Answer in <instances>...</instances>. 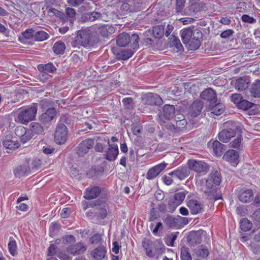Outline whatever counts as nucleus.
Listing matches in <instances>:
<instances>
[{
  "mask_svg": "<svg viewBox=\"0 0 260 260\" xmlns=\"http://www.w3.org/2000/svg\"><path fill=\"white\" fill-rule=\"evenodd\" d=\"M180 35L183 43L190 50H196L200 46L202 33L199 29L193 26L185 28L181 30Z\"/></svg>",
  "mask_w": 260,
  "mask_h": 260,
  "instance_id": "f257e3e1",
  "label": "nucleus"
},
{
  "mask_svg": "<svg viewBox=\"0 0 260 260\" xmlns=\"http://www.w3.org/2000/svg\"><path fill=\"white\" fill-rule=\"evenodd\" d=\"M220 176L217 171L211 173L206 181L204 192L209 200H216L219 199L217 194L216 186L220 184Z\"/></svg>",
  "mask_w": 260,
  "mask_h": 260,
  "instance_id": "f03ea898",
  "label": "nucleus"
},
{
  "mask_svg": "<svg viewBox=\"0 0 260 260\" xmlns=\"http://www.w3.org/2000/svg\"><path fill=\"white\" fill-rule=\"evenodd\" d=\"M38 110L37 104L22 109L18 113L15 121L22 124H27L29 122L35 119Z\"/></svg>",
  "mask_w": 260,
  "mask_h": 260,
  "instance_id": "7ed1b4c3",
  "label": "nucleus"
},
{
  "mask_svg": "<svg viewBox=\"0 0 260 260\" xmlns=\"http://www.w3.org/2000/svg\"><path fill=\"white\" fill-rule=\"evenodd\" d=\"M93 38L91 31L88 29L78 31L76 37L72 42V46L76 47L81 45L84 47H89L93 45Z\"/></svg>",
  "mask_w": 260,
  "mask_h": 260,
  "instance_id": "20e7f679",
  "label": "nucleus"
},
{
  "mask_svg": "<svg viewBox=\"0 0 260 260\" xmlns=\"http://www.w3.org/2000/svg\"><path fill=\"white\" fill-rule=\"evenodd\" d=\"M230 124H232L231 127L223 129L218 134V139L223 143L229 142L232 138L236 136L237 133H241L240 126L232 122L226 123L227 125H230Z\"/></svg>",
  "mask_w": 260,
  "mask_h": 260,
  "instance_id": "39448f33",
  "label": "nucleus"
},
{
  "mask_svg": "<svg viewBox=\"0 0 260 260\" xmlns=\"http://www.w3.org/2000/svg\"><path fill=\"white\" fill-rule=\"evenodd\" d=\"M189 170L201 175L206 174L209 170V166L205 161L196 159H189L187 162Z\"/></svg>",
  "mask_w": 260,
  "mask_h": 260,
  "instance_id": "423d86ee",
  "label": "nucleus"
},
{
  "mask_svg": "<svg viewBox=\"0 0 260 260\" xmlns=\"http://www.w3.org/2000/svg\"><path fill=\"white\" fill-rule=\"evenodd\" d=\"M68 133V129L64 124H58L54 134V141L56 143L59 145L64 144L67 139Z\"/></svg>",
  "mask_w": 260,
  "mask_h": 260,
  "instance_id": "0eeeda50",
  "label": "nucleus"
},
{
  "mask_svg": "<svg viewBox=\"0 0 260 260\" xmlns=\"http://www.w3.org/2000/svg\"><path fill=\"white\" fill-rule=\"evenodd\" d=\"M94 139L88 138L82 141L78 145L77 153L79 156L87 154L94 145Z\"/></svg>",
  "mask_w": 260,
  "mask_h": 260,
  "instance_id": "6e6552de",
  "label": "nucleus"
},
{
  "mask_svg": "<svg viewBox=\"0 0 260 260\" xmlns=\"http://www.w3.org/2000/svg\"><path fill=\"white\" fill-rule=\"evenodd\" d=\"M204 103L200 100H196L190 105L188 115L191 117H196L200 115L203 108Z\"/></svg>",
  "mask_w": 260,
  "mask_h": 260,
  "instance_id": "1a4fd4ad",
  "label": "nucleus"
},
{
  "mask_svg": "<svg viewBox=\"0 0 260 260\" xmlns=\"http://www.w3.org/2000/svg\"><path fill=\"white\" fill-rule=\"evenodd\" d=\"M56 114L55 108H48L39 116V120L44 124H49L56 117Z\"/></svg>",
  "mask_w": 260,
  "mask_h": 260,
  "instance_id": "9d476101",
  "label": "nucleus"
},
{
  "mask_svg": "<svg viewBox=\"0 0 260 260\" xmlns=\"http://www.w3.org/2000/svg\"><path fill=\"white\" fill-rule=\"evenodd\" d=\"M3 144L4 147L7 150L8 153H11L12 150L18 148L20 146L19 143L16 138H13L11 136H7L3 141Z\"/></svg>",
  "mask_w": 260,
  "mask_h": 260,
  "instance_id": "9b49d317",
  "label": "nucleus"
},
{
  "mask_svg": "<svg viewBox=\"0 0 260 260\" xmlns=\"http://www.w3.org/2000/svg\"><path fill=\"white\" fill-rule=\"evenodd\" d=\"M142 102L147 105H160L162 101L161 98L157 94L148 93L143 95Z\"/></svg>",
  "mask_w": 260,
  "mask_h": 260,
  "instance_id": "f8f14e48",
  "label": "nucleus"
},
{
  "mask_svg": "<svg viewBox=\"0 0 260 260\" xmlns=\"http://www.w3.org/2000/svg\"><path fill=\"white\" fill-rule=\"evenodd\" d=\"M105 157L109 161L115 160L118 154V147L117 144H109L108 149L105 151Z\"/></svg>",
  "mask_w": 260,
  "mask_h": 260,
  "instance_id": "ddd939ff",
  "label": "nucleus"
},
{
  "mask_svg": "<svg viewBox=\"0 0 260 260\" xmlns=\"http://www.w3.org/2000/svg\"><path fill=\"white\" fill-rule=\"evenodd\" d=\"M67 249L69 253L75 255L84 253L87 247L83 243L79 242L69 246Z\"/></svg>",
  "mask_w": 260,
  "mask_h": 260,
  "instance_id": "4468645a",
  "label": "nucleus"
},
{
  "mask_svg": "<svg viewBox=\"0 0 260 260\" xmlns=\"http://www.w3.org/2000/svg\"><path fill=\"white\" fill-rule=\"evenodd\" d=\"M222 158L225 161L230 162L233 166H235L238 164L239 154L236 150L230 149L224 153Z\"/></svg>",
  "mask_w": 260,
  "mask_h": 260,
  "instance_id": "2eb2a0df",
  "label": "nucleus"
},
{
  "mask_svg": "<svg viewBox=\"0 0 260 260\" xmlns=\"http://www.w3.org/2000/svg\"><path fill=\"white\" fill-rule=\"evenodd\" d=\"M156 241L153 242L148 239L145 238L142 241V246L146 250L147 255L150 257L154 255Z\"/></svg>",
  "mask_w": 260,
  "mask_h": 260,
  "instance_id": "dca6fc26",
  "label": "nucleus"
},
{
  "mask_svg": "<svg viewBox=\"0 0 260 260\" xmlns=\"http://www.w3.org/2000/svg\"><path fill=\"white\" fill-rule=\"evenodd\" d=\"M167 164L161 163L151 168L147 173V178L152 179L156 177L166 167Z\"/></svg>",
  "mask_w": 260,
  "mask_h": 260,
  "instance_id": "f3484780",
  "label": "nucleus"
},
{
  "mask_svg": "<svg viewBox=\"0 0 260 260\" xmlns=\"http://www.w3.org/2000/svg\"><path fill=\"white\" fill-rule=\"evenodd\" d=\"M189 174L190 170L187 167H182L169 173L170 175H174V177H176L180 180L185 179Z\"/></svg>",
  "mask_w": 260,
  "mask_h": 260,
  "instance_id": "a211bd4d",
  "label": "nucleus"
},
{
  "mask_svg": "<svg viewBox=\"0 0 260 260\" xmlns=\"http://www.w3.org/2000/svg\"><path fill=\"white\" fill-rule=\"evenodd\" d=\"M187 206L192 214H196L202 211V205L200 202L195 200H190L187 202Z\"/></svg>",
  "mask_w": 260,
  "mask_h": 260,
  "instance_id": "6ab92c4d",
  "label": "nucleus"
},
{
  "mask_svg": "<svg viewBox=\"0 0 260 260\" xmlns=\"http://www.w3.org/2000/svg\"><path fill=\"white\" fill-rule=\"evenodd\" d=\"M169 44L170 47L177 52L182 51L184 50L179 39L174 35H172L169 38Z\"/></svg>",
  "mask_w": 260,
  "mask_h": 260,
  "instance_id": "aec40b11",
  "label": "nucleus"
},
{
  "mask_svg": "<svg viewBox=\"0 0 260 260\" xmlns=\"http://www.w3.org/2000/svg\"><path fill=\"white\" fill-rule=\"evenodd\" d=\"M97 203L98 206L95 208L96 210V217L98 218L104 219L107 216V210L109 207L105 202L100 204L98 202Z\"/></svg>",
  "mask_w": 260,
  "mask_h": 260,
  "instance_id": "412c9836",
  "label": "nucleus"
},
{
  "mask_svg": "<svg viewBox=\"0 0 260 260\" xmlns=\"http://www.w3.org/2000/svg\"><path fill=\"white\" fill-rule=\"evenodd\" d=\"M201 98L206 101L214 103L216 101V94L214 90L209 88L204 90L200 94Z\"/></svg>",
  "mask_w": 260,
  "mask_h": 260,
  "instance_id": "4be33fe9",
  "label": "nucleus"
},
{
  "mask_svg": "<svg viewBox=\"0 0 260 260\" xmlns=\"http://www.w3.org/2000/svg\"><path fill=\"white\" fill-rule=\"evenodd\" d=\"M249 82L245 78L240 77L236 79L234 82L235 88L238 91H243L247 89Z\"/></svg>",
  "mask_w": 260,
  "mask_h": 260,
  "instance_id": "5701e85b",
  "label": "nucleus"
},
{
  "mask_svg": "<svg viewBox=\"0 0 260 260\" xmlns=\"http://www.w3.org/2000/svg\"><path fill=\"white\" fill-rule=\"evenodd\" d=\"M94 139L96 141H100V142L96 143L94 147L95 151L97 152H104L106 145L110 144L109 140L105 137L101 138L100 137H96Z\"/></svg>",
  "mask_w": 260,
  "mask_h": 260,
  "instance_id": "b1692460",
  "label": "nucleus"
},
{
  "mask_svg": "<svg viewBox=\"0 0 260 260\" xmlns=\"http://www.w3.org/2000/svg\"><path fill=\"white\" fill-rule=\"evenodd\" d=\"M101 192V189L99 187L95 186L91 188H87L84 197L86 199H92L96 198Z\"/></svg>",
  "mask_w": 260,
  "mask_h": 260,
  "instance_id": "393cba45",
  "label": "nucleus"
},
{
  "mask_svg": "<svg viewBox=\"0 0 260 260\" xmlns=\"http://www.w3.org/2000/svg\"><path fill=\"white\" fill-rule=\"evenodd\" d=\"M135 52V50L132 49H122L116 54V56L118 59L127 60L132 57Z\"/></svg>",
  "mask_w": 260,
  "mask_h": 260,
  "instance_id": "a878e982",
  "label": "nucleus"
},
{
  "mask_svg": "<svg viewBox=\"0 0 260 260\" xmlns=\"http://www.w3.org/2000/svg\"><path fill=\"white\" fill-rule=\"evenodd\" d=\"M175 113V107L173 105H166L163 108L162 116L166 119L172 118Z\"/></svg>",
  "mask_w": 260,
  "mask_h": 260,
  "instance_id": "bb28decb",
  "label": "nucleus"
},
{
  "mask_svg": "<svg viewBox=\"0 0 260 260\" xmlns=\"http://www.w3.org/2000/svg\"><path fill=\"white\" fill-rule=\"evenodd\" d=\"M116 42L119 46L125 47L130 42V37L127 33L120 34L117 37Z\"/></svg>",
  "mask_w": 260,
  "mask_h": 260,
  "instance_id": "cd10ccee",
  "label": "nucleus"
},
{
  "mask_svg": "<svg viewBox=\"0 0 260 260\" xmlns=\"http://www.w3.org/2000/svg\"><path fill=\"white\" fill-rule=\"evenodd\" d=\"M99 33L103 37H107L115 31V28L110 25H104L99 28Z\"/></svg>",
  "mask_w": 260,
  "mask_h": 260,
  "instance_id": "c85d7f7f",
  "label": "nucleus"
},
{
  "mask_svg": "<svg viewBox=\"0 0 260 260\" xmlns=\"http://www.w3.org/2000/svg\"><path fill=\"white\" fill-rule=\"evenodd\" d=\"M106 253V250L104 246L99 247L92 250L91 254L93 257L98 260L103 259Z\"/></svg>",
  "mask_w": 260,
  "mask_h": 260,
  "instance_id": "c756f323",
  "label": "nucleus"
},
{
  "mask_svg": "<svg viewBox=\"0 0 260 260\" xmlns=\"http://www.w3.org/2000/svg\"><path fill=\"white\" fill-rule=\"evenodd\" d=\"M205 232L203 230L193 232L190 235V239L194 243H200L201 242L202 237L205 235Z\"/></svg>",
  "mask_w": 260,
  "mask_h": 260,
  "instance_id": "7c9ffc66",
  "label": "nucleus"
},
{
  "mask_svg": "<svg viewBox=\"0 0 260 260\" xmlns=\"http://www.w3.org/2000/svg\"><path fill=\"white\" fill-rule=\"evenodd\" d=\"M253 192L251 189H247L242 192L239 196V200L242 202H249L252 197Z\"/></svg>",
  "mask_w": 260,
  "mask_h": 260,
  "instance_id": "2f4dec72",
  "label": "nucleus"
},
{
  "mask_svg": "<svg viewBox=\"0 0 260 260\" xmlns=\"http://www.w3.org/2000/svg\"><path fill=\"white\" fill-rule=\"evenodd\" d=\"M212 145L215 154L217 156H221L223 153L224 145L218 141H214L212 143Z\"/></svg>",
  "mask_w": 260,
  "mask_h": 260,
  "instance_id": "473e14b6",
  "label": "nucleus"
},
{
  "mask_svg": "<svg viewBox=\"0 0 260 260\" xmlns=\"http://www.w3.org/2000/svg\"><path fill=\"white\" fill-rule=\"evenodd\" d=\"M250 93L254 98H260V80L256 81L252 84Z\"/></svg>",
  "mask_w": 260,
  "mask_h": 260,
  "instance_id": "72a5a7b5",
  "label": "nucleus"
},
{
  "mask_svg": "<svg viewBox=\"0 0 260 260\" xmlns=\"http://www.w3.org/2000/svg\"><path fill=\"white\" fill-rule=\"evenodd\" d=\"M165 27L163 25H158L153 27L152 33L155 38L160 39L164 35Z\"/></svg>",
  "mask_w": 260,
  "mask_h": 260,
  "instance_id": "f704fd0d",
  "label": "nucleus"
},
{
  "mask_svg": "<svg viewBox=\"0 0 260 260\" xmlns=\"http://www.w3.org/2000/svg\"><path fill=\"white\" fill-rule=\"evenodd\" d=\"M66 45L64 43L60 41L56 42L53 47V50L56 54H62L64 53Z\"/></svg>",
  "mask_w": 260,
  "mask_h": 260,
  "instance_id": "c9c22d12",
  "label": "nucleus"
},
{
  "mask_svg": "<svg viewBox=\"0 0 260 260\" xmlns=\"http://www.w3.org/2000/svg\"><path fill=\"white\" fill-rule=\"evenodd\" d=\"M210 109L212 113L216 115H219L222 114L224 110V106L221 103H218L213 106H210Z\"/></svg>",
  "mask_w": 260,
  "mask_h": 260,
  "instance_id": "e433bc0d",
  "label": "nucleus"
},
{
  "mask_svg": "<svg viewBox=\"0 0 260 260\" xmlns=\"http://www.w3.org/2000/svg\"><path fill=\"white\" fill-rule=\"evenodd\" d=\"M30 129L35 134H41L44 132L43 127L38 122H32L30 124Z\"/></svg>",
  "mask_w": 260,
  "mask_h": 260,
  "instance_id": "4c0bfd02",
  "label": "nucleus"
},
{
  "mask_svg": "<svg viewBox=\"0 0 260 260\" xmlns=\"http://www.w3.org/2000/svg\"><path fill=\"white\" fill-rule=\"evenodd\" d=\"M48 37V34L43 30H39L35 32L34 35V39L37 41H44L47 39Z\"/></svg>",
  "mask_w": 260,
  "mask_h": 260,
  "instance_id": "58836bf2",
  "label": "nucleus"
},
{
  "mask_svg": "<svg viewBox=\"0 0 260 260\" xmlns=\"http://www.w3.org/2000/svg\"><path fill=\"white\" fill-rule=\"evenodd\" d=\"M29 171L28 168L26 166H21L17 168L14 171L15 175L18 178L24 176Z\"/></svg>",
  "mask_w": 260,
  "mask_h": 260,
  "instance_id": "ea45409f",
  "label": "nucleus"
},
{
  "mask_svg": "<svg viewBox=\"0 0 260 260\" xmlns=\"http://www.w3.org/2000/svg\"><path fill=\"white\" fill-rule=\"evenodd\" d=\"M242 138L241 135H238L236 138L230 143V147L236 149H240L242 147Z\"/></svg>",
  "mask_w": 260,
  "mask_h": 260,
  "instance_id": "a19ab883",
  "label": "nucleus"
},
{
  "mask_svg": "<svg viewBox=\"0 0 260 260\" xmlns=\"http://www.w3.org/2000/svg\"><path fill=\"white\" fill-rule=\"evenodd\" d=\"M240 227L242 231H248L252 228V223L246 218H243L241 220Z\"/></svg>",
  "mask_w": 260,
  "mask_h": 260,
  "instance_id": "79ce46f5",
  "label": "nucleus"
},
{
  "mask_svg": "<svg viewBox=\"0 0 260 260\" xmlns=\"http://www.w3.org/2000/svg\"><path fill=\"white\" fill-rule=\"evenodd\" d=\"M143 7L142 0H133V6L131 9V12H137L141 11Z\"/></svg>",
  "mask_w": 260,
  "mask_h": 260,
  "instance_id": "37998d69",
  "label": "nucleus"
},
{
  "mask_svg": "<svg viewBox=\"0 0 260 260\" xmlns=\"http://www.w3.org/2000/svg\"><path fill=\"white\" fill-rule=\"evenodd\" d=\"M196 253L198 256L205 258L208 255L209 251L206 247L201 246L196 250Z\"/></svg>",
  "mask_w": 260,
  "mask_h": 260,
  "instance_id": "c03bdc74",
  "label": "nucleus"
},
{
  "mask_svg": "<svg viewBox=\"0 0 260 260\" xmlns=\"http://www.w3.org/2000/svg\"><path fill=\"white\" fill-rule=\"evenodd\" d=\"M38 69L40 71L43 70L48 73H52L56 70V68L51 63H47L43 66H39Z\"/></svg>",
  "mask_w": 260,
  "mask_h": 260,
  "instance_id": "a18cd8bd",
  "label": "nucleus"
},
{
  "mask_svg": "<svg viewBox=\"0 0 260 260\" xmlns=\"http://www.w3.org/2000/svg\"><path fill=\"white\" fill-rule=\"evenodd\" d=\"M8 249L10 253L13 256H15L17 254V245L14 240H11L8 244Z\"/></svg>",
  "mask_w": 260,
  "mask_h": 260,
  "instance_id": "49530a36",
  "label": "nucleus"
},
{
  "mask_svg": "<svg viewBox=\"0 0 260 260\" xmlns=\"http://www.w3.org/2000/svg\"><path fill=\"white\" fill-rule=\"evenodd\" d=\"M252 106V103L243 99L237 107L243 110H247L251 108Z\"/></svg>",
  "mask_w": 260,
  "mask_h": 260,
  "instance_id": "de8ad7c7",
  "label": "nucleus"
},
{
  "mask_svg": "<svg viewBox=\"0 0 260 260\" xmlns=\"http://www.w3.org/2000/svg\"><path fill=\"white\" fill-rule=\"evenodd\" d=\"M139 36L136 34H133L130 37V42L133 48V50H136L139 47Z\"/></svg>",
  "mask_w": 260,
  "mask_h": 260,
  "instance_id": "09e8293b",
  "label": "nucleus"
},
{
  "mask_svg": "<svg viewBox=\"0 0 260 260\" xmlns=\"http://www.w3.org/2000/svg\"><path fill=\"white\" fill-rule=\"evenodd\" d=\"M53 105V102L50 99H43L40 102V105L43 109L53 108L52 107Z\"/></svg>",
  "mask_w": 260,
  "mask_h": 260,
  "instance_id": "8fccbe9b",
  "label": "nucleus"
},
{
  "mask_svg": "<svg viewBox=\"0 0 260 260\" xmlns=\"http://www.w3.org/2000/svg\"><path fill=\"white\" fill-rule=\"evenodd\" d=\"M185 193L184 191L176 193L174 196V200L179 205L181 204L185 197Z\"/></svg>",
  "mask_w": 260,
  "mask_h": 260,
  "instance_id": "3c124183",
  "label": "nucleus"
},
{
  "mask_svg": "<svg viewBox=\"0 0 260 260\" xmlns=\"http://www.w3.org/2000/svg\"><path fill=\"white\" fill-rule=\"evenodd\" d=\"M62 243L65 245H68L75 242V238L71 235H66L61 238Z\"/></svg>",
  "mask_w": 260,
  "mask_h": 260,
  "instance_id": "603ef678",
  "label": "nucleus"
},
{
  "mask_svg": "<svg viewBox=\"0 0 260 260\" xmlns=\"http://www.w3.org/2000/svg\"><path fill=\"white\" fill-rule=\"evenodd\" d=\"M243 99L242 96L239 93L233 94L231 96V101L236 104L237 106H238Z\"/></svg>",
  "mask_w": 260,
  "mask_h": 260,
  "instance_id": "864d4df0",
  "label": "nucleus"
},
{
  "mask_svg": "<svg viewBox=\"0 0 260 260\" xmlns=\"http://www.w3.org/2000/svg\"><path fill=\"white\" fill-rule=\"evenodd\" d=\"M182 260H191V257L186 248L183 247L181 251Z\"/></svg>",
  "mask_w": 260,
  "mask_h": 260,
  "instance_id": "5fc2aeb1",
  "label": "nucleus"
},
{
  "mask_svg": "<svg viewBox=\"0 0 260 260\" xmlns=\"http://www.w3.org/2000/svg\"><path fill=\"white\" fill-rule=\"evenodd\" d=\"M156 248H155L154 252L155 254H157L159 255L161 254L165 250V246L162 243L158 241H156Z\"/></svg>",
  "mask_w": 260,
  "mask_h": 260,
  "instance_id": "6e6d98bb",
  "label": "nucleus"
},
{
  "mask_svg": "<svg viewBox=\"0 0 260 260\" xmlns=\"http://www.w3.org/2000/svg\"><path fill=\"white\" fill-rule=\"evenodd\" d=\"M185 0H176V12H181L184 7Z\"/></svg>",
  "mask_w": 260,
  "mask_h": 260,
  "instance_id": "4d7b16f0",
  "label": "nucleus"
},
{
  "mask_svg": "<svg viewBox=\"0 0 260 260\" xmlns=\"http://www.w3.org/2000/svg\"><path fill=\"white\" fill-rule=\"evenodd\" d=\"M179 205V204L174 199L171 200L168 204L169 212H173Z\"/></svg>",
  "mask_w": 260,
  "mask_h": 260,
  "instance_id": "13d9d810",
  "label": "nucleus"
},
{
  "mask_svg": "<svg viewBox=\"0 0 260 260\" xmlns=\"http://www.w3.org/2000/svg\"><path fill=\"white\" fill-rule=\"evenodd\" d=\"M60 228V225L57 222L52 223L50 226V234L52 236L54 235L57 232Z\"/></svg>",
  "mask_w": 260,
  "mask_h": 260,
  "instance_id": "bf43d9fd",
  "label": "nucleus"
},
{
  "mask_svg": "<svg viewBox=\"0 0 260 260\" xmlns=\"http://www.w3.org/2000/svg\"><path fill=\"white\" fill-rule=\"evenodd\" d=\"M89 241L93 244H98L101 241V236L99 234H96L90 237Z\"/></svg>",
  "mask_w": 260,
  "mask_h": 260,
  "instance_id": "052dcab7",
  "label": "nucleus"
},
{
  "mask_svg": "<svg viewBox=\"0 0 260 260\" xmlns=\"http://www.w3.org/2000/svg\"><path fill=\"white\" fill-rule=\"evenodd\" d=\"M250 247L254 253L256 254H260V243H252Z\"/></svg>",
  "mask_w": 260,
  "mask_h": 260,
  "instance_id": "680f3d73",
  "label": "nucleus"
},
{
  "mask_svg": "<svg viewBox=\"0 0 260 260\" xmlns=\"http://www.w3.org/2000/svg\"><path fill=\"white\" fill-rule=\"evenodd\" d=\"M251 218L255 223L260 222V208L256 210L252 214Z\"/></svg>",
  "mask_w": 260,
  "mask_h": 260,
  "instance_id": "e2e57ef3",
  "label": "nucleus"
},
{
  "mask_svg": "<svg viewBox=\"0 0 260 260\" xmlns=\"http://www.w3.org/2000/svg\"><path fill=\"white\" fill-rule=\"evenodd\" d=\"M41 72L39 75V78L41 81L44 82H46L47 80H48L51 76L46 71H44L43 70H41Z\"/></svg>",
  "mask_w": 260,
  "mask_h": 260,
  "instance_id": "0e129e2a",
  "label": "nucleus"
},
{
  "mask_svg": "<svg viewBox=\"0 0 260 260\" xmlns=\"http://www.w3.org/2000/svg\"><path fill=\"white\" fill-rule=\"evenodd\" d=\"M234 31L232 29H227L224 31H223L220 34L221 38L223 39H228L231 36H232Z\"/></svg>",
  "mask_w": 260,
  "mask_h": 260,
  "instance_id": "69168bd1",
  "label": "nucleus"
},
{
  "mask_svg": "<svg viewBox=\"0 0 260 260\" xmlns=\"http://www.w3.org/2000/svg\"><path fill=\"white\" fill-rule=\"evenodd\" d=\"M102 16V14L100 13L97 12H93L89 15L88 19L90 21H93Z\"/></svg>",
  "mask_w": 260,
  "mask_h": 260,
  "instance_id": "338daca9",
  "label": "nucleus"
},
{
  "mask_svg": "<svg viewBox=\"0 0 260 260\" xmlns=\"http://www.w3.org/2000/svg\"><path fill=\"white\" fill-rule=\"evenodd\" d=\"M34 32L32 29H28L26 30L23 33V37L26 39H30L34 38Z\"/></svg>",
  "mask_w": 260,
  "mask_h": 260,
  "instance_id": "774afa93",
  "label": "nucleus"
}]
</instances>
